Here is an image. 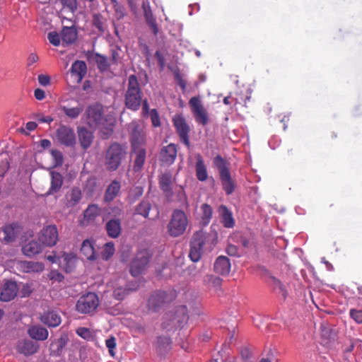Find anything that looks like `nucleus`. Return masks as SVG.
Returning <instances> with one entry per match:
<instances>
[{"instance_id":"obj_1","label":"nucleus","mask_w":362,"mask_h":362,"mask_svg":"<svg viewBox=\"0 0 362 362\" xmlns=\"http://www.w3.org/2000/svg\"><path fill=\"white\" fill-rule=\"evenodd\" d=\"M82 120L91 129L98 128L106 136L112 134L115 122L113 117L104 115L103 106L98 104L88 106Z\"/></svg>"},{"instance_id":"obj_2","label":"nucleus","mask_w":362,"mask_h":362,"mask_svg":"<svg viewBox=\"0 0 362 362\" xmlns=\"http://www.w3.org/2000/svg\"><path fill=\"white\" fill-rule=\"evenodd\" d=\"M215 243L212 236L203 230L194 233L191 243L189 257L193 262L200 259L204 251H211Z\"/></svg>"},{"instance_id":"obj_3","label":"nucleus","mask_w":362,"mask_h":362,"mask_svg":"<svg viewBox=\"0 0 362 362\" xmlns=\"http://www.w3.org/2000/svg\"><path fill=\"white\" fill-rule=\"evenodd\" d=\"M124 101L126 107L132 110H137L141 105V90L135 75L129 76Z\"/></svg>"},{"instance_id":"obj_4","label":"nucleus","mask_w":362,"mask_h":362,"mask_svg":"<svg viewBox=\"0 0 362 362\" xmlns=\"http://www.w3.org/2000/svg\"><path fill=\"white\" fill-rule=\"evenodd\" d=\"M214 164L218 170L223 190L226 194H231L235 190V184L231 177L227 163L221 156H216L214 158Z\"/></svg>"},{"instance_id":"obj_5","label":"nucleus","mask_w":362,"mask_h":362,"mask_svg":"<svg viewBox=\"0 0 362 362\" xmlns=\"http://www.w3.org/2000/svg\"><path fill=\"white\" fill-rule=\"evenodd\" d=\"M187 225L188 219L185 213L182 210L175 209L168 225V232L172 237H178L185 233Z\"/></svg>"},{"instance_id":"obj_6","label":"nucleus","mask_w":362,"mask_h":362,"mask_svg":"<svg viewBox=\"0 0 362 362\" xmlns=\"http://www.w3.org/2000/svg\"><path fill=\"white\" fill-rule=\"evenodd\" d=\"M126 156L125 149L118 144H112L107 150L105 165L108 170H117Z\"/></svg>"},{"instance_id":"obj_7","label":"nucleus","mask_w":362,"mask_h":362,"mask_svg":"<svg viewBox=\"0 0 362 362\" xmlns=\"http://www.w3.org/2000/svg\"><path fill=\"white\" fill-rule=\"evenodd\" d=\"M176 298L175 291H158L153 293L148 299V308L154 312L158 311Z\"/></svg>"},{"instance_id":"obj_8","label":"nucleus","mask_w":362,"mask_h":362,"mask_svg":"<svg viewBox=\"0 0 362 362\" xmlns=\"http://www.w3.org/2000/svg\"><path fill=\"white\" fill-rule=\"evenodd\" d=\"M99 305L98 296L93 292H88L81 296L76 302V309L82 314L93 313Z\"/></svg>"},{"instance_id":"obj_9","label":"nucleus","mask_w":362,"mask_h":362,"mask_svg":"<svg viewBox=\"0 0 362 362\" xmlns=\"http://www.w3.org/2000/svg\"><path fill=\"white\" fill-rule=\"evenodd\" d=\"M151 256V254L147 249L138 251L130 266V272L133 276L140 275L146 269Z\"/></svg>"},{"instance_id":"obj_10","label":"nucleus","mask_w":362,"mask_h":362,"mask_svg":"<svg viewBox=\"0 0 362 362\" xmlns=\"http://www.w3.org/2000/svg\"><path fill=\"white\" fill-rule=\"evenodd\" d=\"M131 132V144L132 148H143L146 144V134L142 124L137 122H132L129 126Z\"/></svg>"},{"instance_id":"obj_11","label":"nucleus","mask_w":362,"mask_h":362,"mask_svg":"<svg viewBox=\"0 0 362 362\" xmlns=\"http://www.w3.org/2000/svg\"><path fill=\"white\" fill-rule=\"evenodd\" d=\"M173 123L180 141L186 146L189 147V133L190 132V127L184 117L181 115H175L173 118Z\"/></svg>"},{"instance_id":"obj_12","label":"nucleus","mask_w":362,"mask_h":362,"mask_svg":"<svg viewBox=\"0 0 362 362\" xmlns=\"http://www.w3.org/2000/svg\"><path fill=\"white\" fill-rule=\"evenodd\" d=\"M59 239L58 230L56 226L49 225L44 227L40 232L38 240L45 247L55 245Z\"/></svg>"},{"instance_id":"obj_13","label":"nucleus","mask_w":362,"mask_h":362,"mask_svg":"<svg viewBox=\"0 0 362 362\" xmlns=\"http://www.w3.org/2000/svg\"><path fill=\"white\" fill-rule=\"evenodd\" d=\"M189 104L196 122L203 126L206 125L209 122V116L200 99L193 97L189 100Z\"/></svg>"},{"instance_id":"obj_14","label":"nucleus","mask_w":362,"mask_h":362,"mask_svg":"<svg viewBox=\"0 0 362 362\" xmlns=\"http://www.w3.org/2000/svg\"><path fill=\"white\" fill-rule=\"evenodd\" d=\"M57 141L66 146H73L76 144V135L74 129L65 125H61L56 132Z\"/></svg>"},{"instance_id":"obj_15","label":"nucleus","mask_w":362,"mask_h":362,"mask_svg":"<svg viewBox=\"0 0 362 362\" xmlns=\"http://www.w3.org/2000/svg\"><path fill=\"white\" fill-rule=\"evenodd\" d=\"M19 287L16 282L8 281L4 284L0 294L1 301L8 302L13 300L19 291Z\"/></svg>"},{"instance_id":"obj_16","label":"nucleus","mask_w":362,"mask_h":362,"mask_svg":"<svg viewBox=\"0 0 362 362\" xmlns=\"http://www.w3.org/2000/svg\"><path fill=\"white\" fill-rule=\"evenodd\" d=\"M16 268L24 273H38L44 270L45 266L42 262L34 261H18Z\"/></svg>"},{"instance_id":"obj_17","label":"nucleus","mask_w":362,"mask_h":362,"mask_svg":"<svg viewBox=\"0 0 362 362\" xmlns=\"http://www.w3.org/2000/svg\"><path fill=\"white\" fill-rule=\"evenodd\" d=\"M113 297L118 300H123L131 291L136 290V288H131L125 284L123 279H119L117 282L112 284Z\"/></svg>"},{"instance_id":"obj_18","label":"nucleus","mask_w":362,"mask_h":362,"mask_svg":"<svg viewBox=\"0 0 362 362\" xmlns=\"http://www.w3.org/2000/svg\"><path fill=\"white\" fill-rule=\"evenodd\" d=\"M177 152V146L174 144L163 147L160 152V161L166 165L173 164L176 158Z\"/></svg>"},{"instance_id":"obj_19","label":"nucleus","mask_w":362,"mask_h":362,"mask_svg":"<svg viewBox=\"0 0 362 362\" xmlns=\"http://www.w3.org/2000/svg\"><path fill=\"white\" fill-rule=\"evenodd\" d=\"M218 213L221 223L228 228H233L235 226V219L232 211L225 205H220L218 208Z\"/></svg>"},{"instance_id":"obj_20","label":"nucleus","mask_w":362,"mask_h":362,"mask_svg":"<svg viewBox=\"0 0 362 362\" xmlns=\"http://www.w3.org/2000/svg\"><path fill=\"white\" fill-rule=\"evenodd\" d=\"M174 179H173L170 172H165L159 176V186L161 190L167 197H171L173 194V185Z\"/></svg>"},{"instance_id":"obj_21","label":"nucleus","mask_w":362,"mask_h":362,"mask_svg":"<svg viewBox=\"0 0 362 362\" xmlns=\"http://www.w3.org/2000/svg\"><path fill=\"white\" fill-rule=\"evenodd\" d=\"M77 134L81 146L83 149L88 148L93 141V132L88 130L86 127H81L77 128Z\"/></svg>"},{"instance_id":"obj_22","label":"nucleus","mask_w":362,"mask_h":362,"mask_svg":"<svg viewBox=\"0 0 362 362\" xmlns=\"http://www.w3.org/2000/svg\"><path fill=\"white\" fill-rule=\"evenodd\" d=\"M49 175L51 178L50 187L45 193V196L54 194L59 192L63 185V177L59 173L51 171Z\"/></svg>"},{"instance_id":"obj_23","label":"nucleus","mask_w":362,"mask_h":362,"mask_svg":"<svg viewBox=\"0 0 362 362\" xmlns=\"http://www.w3.org/2000/svg\"><path fill=\"white\" fill-rule=\"evenodd\" d=\"M196 164H195V173L196 177L199 181H206L209 176L207 173V168L204 163V160L201 154L197 153L195 155Z\"/></svg>"},{"instance_id":"obj_24","label":"nucleus","mask_w":362,"mask_h":362,"mask_svg":"<svg viewBox=\"0 0 362 362\" xmlns=\"http://www.w3.org/2000/svg\"><path fill=\"white\" fill-rule=\"evenodd\" d=\"M87 67L83 61H76L71 68V74L77 83H80L86 74Z\"/></svg>"},{"instance_id":"obj_25","label":"nucleus","mask_w":362,"mask_h":362,"mask_svg":"<svg viewBox=\"0 0 362 362\" xmlns=\"http://www.w3.org/2000/svg\"><path fill=\"white\" fill-rule=\"evenodd\" d=\"M18 236L16 226L14 224L6 225L0 229V240L5 243H11Z\"/></svg>"},{"instance_id":"obj_26","label":"nucleus","mask_w":362,"mask_h":362,"mask_svg":"<svg viewBox=\"0 0 362 362\" xmlns=\"http://www.w3.org/2000/svg\"><path fill=\"white\" fill-rule=\"evenodd\" d=\"M59 266L65 270L66 272H70L75 267L76 262V257L72 254L63 253L59 258Z\"/></svg>"},{"instance_id":"obj_27","label":"nucleus","mask_w":362,"mask_h":362,"mask_svg":"<svg viewBox=\"0 0 362 362\" xmlns=\"http://www.w3.org/2000/svg\"><path fill=\"white\" fill-rule=\"evenodd\" d=\"M230 263L229 259L225 256L218 257L214 263V271L223 276L229 274Z\"/></svg>"},{"instance_id":"obj_28","label":"nucleus","mask_w":362,"mask_h":362,"mask_svg":"<svg viewBox=\"0 0 362 362\" xmlns=\"http://www.w3.org/2000/svg\"><path fill=\"white\" fill-rule=\"evenodd\" d=\"M43 250L42 244L36 240H31L25 243L22 247V252L24 255L31 257L39 253Z\"/></svg>"},{"instance_id":"obj_29","label":"nucleus","mask_w":362,"mask_h":362,"mask_svg":"<svg viewBox=\"0 0 362 362\" xmlns=\"http://www.w3.org/2000/svg\"><path fill=\"white\" fill-rule=\"evenodd\" d=\"M81 197V191L78 187L71 188L65 196L66 206L67 207L75 206L80 202Z\"/></svg>"},{"instance_id":"obj_30","label":"nucleus","mask_w":362,"mask_h":362,"mask_svg":"<svg viewBox=\"0 0 362 362\" xmlns=\"http://www.w3.org/2000/svg\"><path fill=\"white\" fill-rule=\"evenodd\" d=\"M37 350V346L30 340H21L18 342L17 351L25 356L35 354Z\"/></svg>"},{"instance_id":"obj_31","label":"nucleus","mask_w":362,"mask_h":362,"mask_svg":"<svg viewBox=\"0 0 362 362\" xmlns=\"http://www.w3.org/2000/svg\"><path fill=\"white\" fill-rule=\"evenodd\" d=\"M132 152L135 155L134 170L139 171L143 168L146 160V152L145 147L132 148Z\"/></svg>"},{"instance_id":"obj_32","label":"nucleus","mask_w":362,"mask_h":362,"mask_svg":"<svg viewBox=\"0 0 362 362\" xmlns=\"http://www.w3.org/2000/svg\"><path fill=\"white\" fill-rule=\"evenodd\" d=\"M41 321L49 327H57L61 323V317L55 311H48L41 316Z\"/></svg>"},{"instance_id":"obj_33","label":"nucleus","mask_w":362,"mask_h":362,"mask_svg":"<svg viewBox=\"0 0 362 362\" xmlns=\"http://www.w3.org/2000/svg\"><path fill=\"white\" fill-rule=\"evenodd\" d=\"M30 337L35 340L44 341L48 337V331L42 326L35 325L29 328Z\"/></svg>"},{"instance_id":"obj_34","label":"nucleus","mask_w":362,"mask_h":362,"mask_svg":"<svg viewBox=\"0 0 362 362\" xmlns=\"http://www.w3.org/2000/svg\"><path fill=\"white\" fill-rule=\"evenodd\" d=\"M81 252L88 260L95 259V252L93 243L87 239L85 240L81 247Z\"/></svg>"},{"instance_id":"obj_35","label":"nucleus","mask_w":362,"mask_h":362,"mask_svg":"<svg viewBox=\"0 0 362 362\" xmlns=\"http://www.w3.org/2000/svg\"><path fill=\"white\" fill-rule=\"evenodd\" d=\"M106 230L109 236L115 238L121 233V224L119 219H111L106 223Z\"/></svg>"},{"instance_id":"obj_36","label":"nucleus","mask_w":362,"mask_h":362,"mask_svg":"<svg viewBox=\"0 0 362 362\" xmlns=\"http://www.w3.org/2000/svg\"><path fill=\"white\" fill-rule=\"evenodd\" d=\"M77 39V32L73 27H64L62 31V42L69 45Z\"/></svg>"},{"instance_id":"obj_37","label":"nucleus","mask_w":362,"mask_h":362,"mask_svg":"<svg viewBox=\"0 0 362 362\" xmlns=\"http://www.w3.org/2000/svg\"><path fill=\"white\" fill-rule=\"evenodd\" d=\"M120 187L121 186L119 182L116 180L112 182L106 190L105 194V200L106 202H110L114 199L119 192Z\"/></svg>"},{"instance_id":"obj_38","label":"nucleus","mask_w":362,"mask_h":362,"mask_svg":"<svg viewBox=\"0 0 362 362\" xmlns=\"http://www.w3.org/2000/svg\"><path fill=\"white\" fill-rule=\"evenodd\" d=\"M61 109L69 118L74 119L78 117L81 114L83 110V106L81 105H78L76 107L62 106Z\"/></svg>"},{"instance_id":"obj_39","label":"nucleus","mask_w":362,"mask_h":362,"mask_svg":"<svg viewBox=\"0 0 362 362\" xmlns=\"http://www.w3.org/2000/svg\"><path fill=\"white\" fill-rule=\"evenodd\" d=\"M200 211L202 223L204 226H206L209 223L211 219L213 209L210 205L207 204H203L201 205Z\"/></svg>"},{"instance_id":"obj_40","label":"nucleus","mask_w":362,"mask_h":362,"mask_svg":"<svg viewBox=\"0 0 362 362\" xmlns=\"http://www.w3.org/2000/svg\"><path fill=\"white\" fill-rule=\"evenodd\" d=\"M203 282L209 288L218 289L221 285L222 279L212 274H207L204 277Z\"/></svg>"},{"instance_id":"obj_41","label":"nucleus","mask_w":362,"mask_h":362,"mask_svg":"<svg viewBox=\"0 0 362 362\" xmlns=\"http://www.w3.org/2000/svg\"><path fill=\"white\" fill-rule=\"evenodd\" d=\"M171 341L168 337H159L157 339L156 347L160 354L166 353L170 349Z\"/></svg>"},{"instance_id":"obj_42","label":"nucleus","mask_w":362,"mask_h":362,"mask_svg":"<svg viewBox=\"0 0 362 362\" xmlns=\"http://www.w3.org/2000/svg\"><path fill=\"white\" fill-rule=\"evenodd\" d=\"M100 214V209L97 205L92 204L84 211V219L88 222L93 221Z\"/></svg>"},{"instance_id":"obj_43","label":"nucleus","mask_w":362,"mask_h":362,"mask_svg":"<svg viewBox=\"0 0 362 362\" xmlns=\"http://www.w3.org/2000/svg\"><path fill=\"white\" fill-rule=\"evenodd\" d=\"M144 16L148 25L150 27L153 34L156 35L158 32V28L151 11L144 8Z\"/></svg>"},{"instance_id":"obj_44","label":"nucleus","mask_w":362,"mask_h":362,"mask_svg":"<svg viewBox=\"0 0 362 362\" xmlns=\"http://www.w3.org/2000/svg\"><path fill=\"white\" fill-rule=\"evenodd\" d=\"M151 208V203L148 200H142L136 207V213L147 218Z\"/></svg>"},{"instance_id":"obj_45","label":"nucleus","mask_w":362,"mask_h":362,"mask_svg":"<svg viewBox=\"0 0 362 362\" xmlns=\"http://www.w3.org/2000/svg\"><path fill=\"white\" fill-rule=\"evenodd\" d=\"M176 197L178 202H180V206L187 209L189 206L188 199L185 192L184 187L182 185H180L176 189Z\"/></svg>"},{"instance_id":"obj_46","label":"nucleus","mask_w":362,"mask_h":362,"mask_svg":"<svg viewBox=\"0 0 362 362\" xmlns=\"http://www.w3.org/2000/svg\"><path fill=\"white\" fill-rule=\"evenodd\" d=\"M115 251V245L112 242L107 243L101 252V257L104 260H108L114 255Z\"/></svg>"},{"instance_id":"obj_47","label":"nucleus","mask_w":362,"mask_h":362,"mask_svg":"<svg viewBox=\"0 0 362 362\" xmlns=\"http://www.w3.org/2000/svg\"><path fill=\"white\" fill-rule=\"evenodd\" d=\"M172 314L167 313L164 317V321L162 324L163 327L165 329H170V327H175L177 325L180 326V320L177 319V317H175L173 319H171Z\"/></svg>"},{"instance_id":"obj_48","label":"nucleus","mask_w":362,"mask_h":362,"mask_svg":"<svg viewBox=\"0 0 362 362\" xmlns=\"http://www.w3.org/2000/svg\"><path fill=\"white\" fill-rule=\"evenodd\" d=\"M62 4L63 8H67L71 12L74 13L77 9L76 0H56Z\"/></svg>"},{"instance_id":"obj_49","label":"nucleus","mask_w":362,"mask_h":362,"mask_svg":"<svg viewBox=\"0 0 362 362\" xmlns=\"http://www.w3.org/2000/svg\"><path fill=\"white\" fill-rule=\"evenodd\" d=\"M96 63L98 69L102 71H106L109 67L107 59L104 56L97 54Z\"/></svg>"},{"instance_id":"obj_50","label":"nucleus","mask_w":362,"mask_h":362,"mask_svg":"<svg viewBox=\"0 0 362 362\" xmlns=\"http://www.w3.org/2000/svg\"><path fill=\"white\" fill-rule=\"evenodd\" d=\"M321 336L323 339L328 341L334 339L335 332L329 327H323L321 329Z\"/></svg>"},{"instance_id":"obj_51","label":"nucleus","mask_w":362,"mask_h":362,"mask_svg":"<svg viewBox=\"0 0 362 362\" xmlns=\"http://www.w3.org/2000/svg\"><path fill=\"white\" fill-rule=\"evenodd\" d=\"M9 168V163L6 156H0V177L4 175Z\"/></svg>"},{"instance_id":"obj_52","label":"nucleus","mask_w":362,"mask_h":362,"mask_svg":"<svg viewBox=\"0 0 362 362\" xmlns=\"http://www.w3.org/2000/svg\"><path fill=\"white\" fill-rule=\"evenodd\" d=\"M105 344L108 348L110 356L114 357L115 355V349L116 348V339L114 337H110L106 339Z\"/></svg>"},{"instance_id":"obj_53","label":"nucleus","mask_w":362,"mask_h":362,"mask_svg":"<svg viewBox=\"0 0 362 362\" xmlns=\"http://www.w3.org/2000/svg\"><path fill=\"white\" fill-rule=\"evenodd\" d=\"M51 155L54 160V165L59 166L63 163V156L62 153L56 149H52L50 151Z\"/></svg>"},{"instance_id":"obj_54","label":"nucleus","mask_w":362,"mask_h":362,"mask_svg":"<svg viewBox=\"0 0 362 362\" xmlns=\"http://www.w3.org/2000/svg\"><path fill=\"white\" fill-rule=\"evenodd\" d=\"M350 317L358 324L362 323V310L351 309Z\"/></svg>"},{"instance_id":"obj_55","label":"nucleus","mask_w":362,"mask_h":362,"mask_svg":"<svg viewBox=\"0 0 362 362\" xmlns=\"http://www.w3.org/2000/svg\"><path fill=\"white\" fill-rule=\"evenodd\" d=\"M49 42L54 46H59L60 44V37L57 32H49L47 35Z\"/></svg>"},{"instance_id":"obj_56","label":"nucleus","mask_w":362,"mask_h":362,"mask_svg":"<svg viewBox=\"0 0 362 362\" xmlns=\"http://www.w3.org/2000/svg\"><path fill=\"white\" fill-rule=\"evenodd\" d=\"M49 279L52 281L61 282L64 280V276L56 270H52L48 274Z\"/></svg>"},{"instance_id":"obj_57","label":"nucleus","mask_w":362,"mask_h":362,"mask_svg":"<svg viewBox=\"0 0 362 362\" xmlns=\"http://www.w3.org/2000/svg\"><path fill=\"white\" fill-rule=\"evenodd\" d=\"M76 334L85 339H88L92 337L90 329L86 327L78 328L76 329Z\"/></svg>"},{"instance_id":"obj_58","label":"nucleus","mask_w":362,"mask_h":362,"mask_svg":"<svg viewBox=\"0 0 362 362\" xmlns=\"http://www.w3.org/2000/svg\"><path fill=\"white\" fill-rule=\"evenodd\" d=\"M155 57L157 59L158 65L160 69H163L165 66V58L163 54L160 51H157L155 53Z\"/></svg>"},{"instance_id":"obj_59","label":"nucleus","mask_w":362,"mask_h":362,"mask_svg":"<svg viewBox=\"0 0 362 362\" xmlns=\"http://www.w3.org/2000/svg\"><path fill=\"white\" fill-rule=\"evenodd\" d=\"M175 77L177 84L180 86L182 90L184 91L186 88V85H187L186 81L182 78L181 75L178 73L175 74Z\"/></svg>"},{"instance_id":"obj_60","label":"nucleus","mask_w":362,"mask_h":362,"mask_svg":"<svg viewBox=\"0 0 362 362\" xmlns=\"http://www.w3.org/2000/svg\"><path fill=\"white\" fill-rule=\"evenodd\" d=\"M31 293L30 287L28 284H23L22 288L20 291V293L21 295V297H26L28 296Z\"/></svg>"},{"instance_id":"obj_61","label":"nucleus","mask_w":362,"mask_h":362,"mask_svg":"<svg viewBox=\"0 0 362 362\" xmlns=\"http://www.w3.org/2000/svg\"><path fill=\"white\" fill-rule=\"evenodd\" d=\"M50 79L49 77L47 75L40 74L38 76V82L42 86H47L49 83Z\"/></svg>"},{"instance_id":"obj_62","label":"nucleus","mask_w":362,"mask_h":362,"mask_svg":"<svg viewBox=\"0 0 362 362\" xmlns=\"http://www.w3.org/2000/svg\"><path fill=\"white\" fill-rule=\"evenodd\" d=\"M35 98L38 100H42L45 98V93L42 89L36 88L34 91Z\"/></svg>"},{"instance_id":"obj_63","label":"nucleus","mask_w":362,"mask_h":362,"mask_svg":"<svg viewBox=\"0 0 362 362\" xmlns=\"http://www.w3.org/2000/svg\"><path fill=\"white\" fill-rule=\"evenodd\" d=\"M120 59L119 56V50L118 49H112V58L111 60L113 64H117Z\"/></svg>"},{"instance_id":"obj_64","label":"nucleus","mask_w":362,"mask_h":362,"mask_svg":"<svg viewBox=\"0 0 362 362\" xmlns=\"http://www.w3.org/2000/svg\"><path fill=\"white\" fill-rule=\"evenodd\" d=\"M226 252L230 256H236L238 255V248L235 245H229L226 248Z\"/></svg>"}]
</instances>
